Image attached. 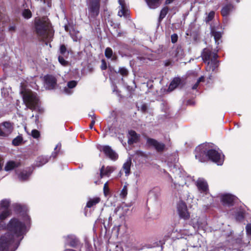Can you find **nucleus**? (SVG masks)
Wrapping results in <instances>:
<instances>
[{
  "label": "nucleus",
  "instance_id": "obj_36",
  "mask_svg": "<svg viewBox=\"0 0 251 251\" xmlns=\"http://www.w3.org/2000/svg\"><path fill=\"white\" fill-rule=\"evenodd\" d=\"M195 219H193L192 221V223L193 224V226L194 228H204V226L200 223V222L197 221L196 223L195 222Z\"/></svg>",
  "mask_w": 251,
  "mask_h": 251
},
{
  "label": "nucleus",
  "instance_id": "obj_30",
  "mask_svg": "<svg viewBox=\"0 0 251 251\" xmlns=\"http://www.w3.org/2000/svg\"><path fill=\"white\" fill-rule=\"evenodd\" d=\"M105 55L108 58H111L112 60H115L117 57L113 55V51L110 48H107L105 50Z\"/></svg>",
  "mask_w": 251,
  "mask_h": 251
},
{
  "label": "nucleus",
  "instance_id": "obj_54",
  "mask_svg": "<svg viewBox=\"0 0 251 251\" xmlns=\"http://www.w3.org/2000/svg\"><path fill=\"white\" fill-rule=\"evenodd\" d=\"M57 154V151H54L52 153L50 157H52L53 158H55Z\"/></svg>",
  "mask_w": 251,
  "mask_h": 251
},
{
  "label": "nucleus",
  "instance_id": "obj_52",
  "mask_svg": "<svg viewBox=\"0 0 251 251\" xmlns=\"http://www.w3.org/2000/svg\"><path fill=\"white\" fill-rule=\"evenodd\" d=\"M199 84V83H198L197 81V82L193 86L192 89H196Z\"/></svg>",
  "mask_w": 251,
  "mask_h": 251
},
{
  "label": "nucleus",
  "instance_id": "obj_62",
  "mask_svg": "<svg viewBox=\"0 0 251 251\" xmlns=\"http://www.w3.org/2000/svg\"><path fill=\"white\" fill-rule=\"evenodd\" d=\"M169 65V63H166L165 64V65H166V66H168Z\"/></svg>",
  "mask_w": 251,
  "mask_h": 251
},
{
  "label": "nucleus",
  "instance_id": "obj_26",
  "mask_svg": "<svg viewBox=\"0 0 251 251\" xmlns=\"http://www.w3.org/2000/svg\"><path fill=\"white\" fill-rule=\"evenodd\" d=\"M131 164V159L129 158L127 159L126 161L123 165V170L125 171L126 175H128L130 173V166Z\"/></svg>",
  "mask_w": 251,
  "mask_h": 251
},
{
  "label": "nucleus",
  "instance_id": "obj_46",
  "mask_svg": "<svg viewBox=\"0 0 251 251\" xmlns=\"http://www.w3.org/2000/svg\"><path fill=\"white\" fill-rule=\"evenodd\" d=\"M236 218L238 220H241L244 218V215L243 212H239L237 213V214L236 215Z\"/></svg>",
  "mask_w": 251,
  "mask_h": 251
},
{
  "label": "nucleus",
  "instance_id": "obj_19",
  "mask_svg": "<svg viewBox=\"0 0 251 251\" xmlns=\"http://www.w3.org/2000/svg\"><path fill=\"white\" fill-rule=\"evenodd\" d=\"M129 137L128 143L129 144H132L134 143H136L138 141L139 136L133 130L129 131Z\"/></svg>",
  "mask_w": 251,
  "mask_h": 251
},
{
  "label": "nucleus",
  "instance_id": "obj_64",
  "mask_svg": "<svg viewBox=\"0 0 251 251\" xmlns=\"http://www.w3.org/2000/svg\"><path fill=\"white\" fill-rule=\"evenodd\" d=\"M181 251H186L185 249H183Z\"/></svg>",
  "mask_w": 251,
  "mask_h": 251
},
{
  "label": "nucleus",
  "instance_id": "obj_51",
  "mask_svg": "<svg viewBox=\"0 0 251 251\" xmlns=\"http://www.w3.org/2000/svg\"><path fill=\"white\" fill-rule=\"evenodd\" d=\"M95 123V120H92V121H91V124L90 125V128L92 129L93 128V126L94 125Z\"/></svg>",
  "mask_w": 251,
  "mask_h": 251
},
{
  "label": "nucleus",
  "instance_id": "obj_49",
  "mask_svg": "<svg viewBox=\"0 0 251 251\" xmlns=\"http://www.w3.org/2000/svg\"><path fill=\"white\" fill-rule=\"evenodd\" d=\"M101 68L102 70H105L106 69V64L104 60L102 61Z\"/></svg>",
  "mask_w": 251,
  "mask_h": 251
},
{
  "label": "nucleus",
  "instance_id": "obj_8",
  "mask_svg": "<svg viewBox=\"0 0 251 251\" xmlns=\"http://www.w3.org/2000/svg\"><path fill=\"white\" fill-rule=\"evenodd\" d=\"M195 184L198 191L202 195H206L208 193V185L206 181L203 178H199L195 182Z\"/></svg>",
  "mask_w": 251,
  "mask_h": 251
},
{
  "label": "nucleus",
  "instance_id": "obj_41",
  "mask_svg": "<svg viewBox=\"0 0 251 251\" xmlns=\"http://www.w3.org/2000/svg\"><path fill=\"white\" fill-rule=\"evenodd\" d=\"M127 194V189L126 186L125 185L122 190H121V192L120 193V196L122 198H125Z\"/></svg>",
  "mask_w": 251,
  "mask_h": 251
},
{
  "label": "nucleus",
  "instance_id": "obj_14",
  "mask_svg": "<svg viewBox=\"0 0 251 251\" xmlns=\"http://www.w3.org/2000/svg\"><path fill=\"white\" fill-rule=\"evenodd\" d=\"M100 150L102 151L105 154L111 159L115 160L118 157V155L109 146H103Z\"/></svg>",
  "mask_w": 251,
  "mask_h": 251
},
{
  "label": "nucleus",
  "instance_id": "obj_9",
  "mask_svg": "<svg viewBox=\"0 0 251 251\" xmlns=\"http://www.w3.org/2000/svg\"><path fill=\"white\" fill-rule=\"evenodd\" d=\"M44 86L48 89H54L57 84L56 78L52 75H48L44 77Z\"/></svg>",
  "mask_w": 251,
  "mask_h": 251
},
{
  "label": "nucleus",
  "instance_id": "obj_11",
  "mask_svg": "<svg viewBox=\"0 0 251 251\" xmlns=\"http://www.w3.org/2000/svg\"><path fill=\"white\" fill-rule=\"evenodd\" d=\"M218 50H216V52H212L211 49L209 48H205L203 50L201 53V57L205 63L211 61L212 59L214 54H217V52Z\"/></svg>",
  "mask_w": 251,
  "mask_h": 251
},
{
  "label": "nucleus",
  "instance_id": "obj_60",
  "mask_svg": "<svg viewBox=\"0 0 251 251\" xmlns=\"http://www.w3.org/2000/svg\"><path fill=\"white\" fill-rule=\"evenodd\" d=\"M64 27H65V30L66 31H67L68 30V27L67 25H65Z\"/></svg>",
  "mask_w": 251,
  "mask_h": 251
},
{
  "label": "nucleus",
  "instance_id": "obj_1",
  "mask_svg": "<svg viewBox=\"0 0 251 251\" xmlns=\"http://www.w3.org/2000/svg\"><path fill=\"white\" fill-rule=\"evenodd\" d=\"M24 222L12 219L7 225L8 232L0 238V251H15L27 230L30 218L27 214L23 216Z\"/></svg>",
  "mask_w": 251,
  "mask_h": 251
},
{
  "label": "nucleus",
  "instance_id": "obj_29",
  "mask_svg": "<svg viewBox=\"0 0 251 251\" xmlns=\"http://www.w3.org/2000/svg\"><path fill=\"white\" fill-rule=\"evenodd\" d=\"M10 201L8 200H3L0 201V210H9Z\"/></svg>",
  "mask_w": 251,
  "mask_h": 251
},
{
  "label": "nucleus",
  "instance_id": "obj_58",
  "mask_svg": "<svg viewBox=\"0 0 251 251\" xmlns=\"http://www.w3.org/2000/svg\"><path fill=\"white\" fill-rule=\"evenodd\" d=\"M15 26H10L9 28V29L10 30H15Z\"/></svg>",
  "mask_w": 251,
  "mask_h": 251
},
{
  "label": "nucleus",
  "instance_id": "obj_61",
  "mask_svg": "<svg viewBox=\"0 0 251 251\" xmlns=\"http://www.w3.org/2000/svg\"><path fill=\"white\" fill-rule=\"evenodd\" d=\"M120 226H117V232H119V229H120Z\"/></svg>",
  "mask_w": 251,
  "mask_h": 251
},
{
  "label": "nucleus",
  "instance_id": "obj_6",
  "mask_svg": "<svg viewBox=\"0 0 251 251\" xmlns=\"http://www.w3.org/2000/svg\"><path fill=\"white\" fill-rule=\"evenodd\" d=\"M100 0H90L88 7L89 18H94L99 13Z\"/></svg>",
  "mask_w": 251,
  "mask_h": 251
},
{
  "label": "nucleus",
  "instance_id": "obj_17",
  "mask_svg": "<svg viewBox=\"0 0 251 251\" xmlns=\"http://www.w3.org/2000/svg\"><path fill=\"white\" fill-rule=\"evenodd\" d=\"M210 33L212 36L214 37L215 43L219 45L222 36V33L221 31H217L215 27H211Z\"/></svg>",
  "mask_w": 251,
  "mask_h": 251
},
{
  "label": "nucleus",
  "instance_id": "obj_47",
  "mask_svg": "<svg viewBox=\"0 0 251 251\" xmlns=\"http://www.w3.org/2000/svg\"><path fill=\"white\" fill-rule=\"evenodd\" d=\"M172 42L175 43L177 40V35L176 34H174L171 36Z\"/></svg>",
  "mask_w": 251,
  "mask_h": 251
},
{
  "label": "nucleus",
  "instance_id": "obj_3",
  "mask_svg": "<svg viewBox=\"0 0 251 251\" xmlns=\"http://www.w3.org/2000/svg\"><path fill=\"white\" fill-rule=\"evenodd\" d=\"M23 98L26 108L33 110L38 106L39 99L35 93L30 90H25L23 93Z\"/></svg>",
  "mask_w": 251,
  "mask_h": 251
},
{
  "label": "nucleus",
  "instance_id": "obj_7",
  "mask_svg": "<svg viewBox=\"0 0 251 251\" xmlns=\"http://www.w3.org/2000/svg\"><path fill=\"white\" fill-rule=\"evenodd\" d=\"M206 145H201L197 147L195 150V157L200 162L205 161L207 156Z\"/></svg>",
  "mask_w": 251,
  "mask_h": 251
},
{
  "label": "nucleus",
  "instance_id": "obj_43",
  "mask_svg": "<svg viewBox=\"0 0 251 251\" xmlns=\"http://www.w3.org/2000/svg\"><path fill=\"white\" fill-rule=\"evenodd\" d=\"M58 61L59 63L63 66H66L68 64V62L66 61L62 56L60 55L58 56Z\"/></svg>",
  "mask_w": 251,
  "mask_h": 251
},
{
  "label": "nucleus",
  "instance_id": "obj_22",
  "mask_svg": "<svg viewBox=\"0 0 251 251\" xmlns=\"http://www.w3.org/2000/svg\"><path fill=\"white\" fill-rule=\"evenodd\" d=\"M148 6L151 9L158 7L161 4V0H145Z\"/></svg>",
  "mask_w": 251,
  "mask_h": 251
},
{
  "label": "nucleus",
  "instance_id": "obj_25",
  "mask_svg": "<svg viewBox=\"0 0 251 251\" xmlns=\"http://www.w3.org/2000/svg\"><path fill=\"white\" fill-rule=\"evenodd\" d=\"M180 79L178 77L175 78L171 82L168 90L170 91L174 90L179 84Z\"/></svg>",
  "mask_w": 251,
  "mask_h": 251
},
{
  "label": "nucleus",
  "instance_id": "obj_53",
  "mask_svg": "<svg viewBox=\"0 0 251 251\" xmlns=\"http://www.w3.org/2000/svg\"><path fill=\"white\" fill-rule=\"evenodd\" d=\"M204 81V77L202 76L199 78V79L197 80V82L200 83V82H201V81Z\"/></svg>",
  "mask_w": 251,
  "mask_h": 251
},
{
  "label": "nucleus",
  "instance_id": "obj_50",
  "mask_svg": "<svg viewBox=\"0 0 251 251\" xmlns=\"http://www.w3.org/2000/svg\"><path fill=\"white\" fill-rule=\"evenodd\" d=\"M3 164V158L0 155V170H1L2 169Z\"/></svg>",
  "mask_w": 251,
  "mask_h": 251
},
{
  "label": "nucleus",
  "instance_id": "obj_27",
  "mask_svg": "<svg viewBox=\"0 0 251 251\" xmlns=\"http://www.w3.org/2000/svg\"><path fill=\"white\" fill-rule=\"evenodd\" d=\"M233 8V6L231 4H228V5L224 6L221 10L222 15L224 17H226V16H227L228 14L229 13V12L232 10V9Z\"/></svg>",
  "mask_w": 251,
  "mask_h": 251
},
{
  "label": "nucleus",
  "instance_id": "obj_32",
  "mask_svg": "<svg viewBox=\"0 0 251 251\" xmlns=\"http://www.w3.org/2000/svg\"><path fill=\"white\" fill-rule=\"evenodd\" d=\"M194 181V178L193 177L191 176H187L185 180L183 181H180L179 180L178 181V185L183 186L184 184L188 186L191 182H193Z\"/></svg>",
  "mask_w": 251,
  "mask_h": 251
},
{
  "label": "nucleus",
  "instance_id": "obj_42",
  "mask_svg": "<svg viewBox=\"0 0 251 251\" xmlns=\"http://www.w3.org/2000/svg\"><path fill=\"white\" fill-rule=\"evenodd\" d=\"M40 132L36 129L32 130L31 131V136L35 139H37L40 137Z\"/></svg>",
  "mask_w": 251,
  "mask_h": 251
},
{
  "label": "nucleus",
  "instance_id": "obj_10",
  "mask_svg": "<svg viewBox=\"0 0 251 251\" xmlns=\"http://www.w3.org/2000/svg\"><path fill=\"white\" fill-rule=\"evenodd\" d=\"M147 144L148 145L153 147L158 152L163 151L165 147L164 143L150 138H147Z\"/></svg>",
  "mask_w": 251,
  "mask_h": 251
},
{
  "label": "nucleus",
  "instance_id": "obj_18",
  "mask_svg": "<svg viewBox=\"0 0 251 251\" xmlns=\"http://www.w3.org/2000/svg\"><path fill=\"white\" fill-rule=\"evenodd\" d=\"M77 81H76L72 80L69 81L67 83V87H65L64 89L65 94L68 95L71 94L73 93V91L71 90V89L75 87Z\"/></svg>",
  "mask_w": 251,
  "mask_h": 251
},
{
  "label": "nucleus",
  "instance_id": "obj_63",
  "mask_svg": "<svg viewBox=\"0 0 251 251\" xmlns=\"http://www.w3.org/2000/svg\"><path fill=\"white\" fill-rule=\"evenodd\" d=\"M236 0V1L237 2H240V0Z\"/></svg>",
  "mask_w": 251,
  "mask_h": 251
},
{
  "label": "nucleus",
  "instance_id": "obj_21",
  "mask_svg": "<svg viewBox=\"0 0 251 251\" xmlns=\"http://www.w3.org/2000/svg\"><path fill=\"white\" fill-rule=\"evenodd\" d=\"M113 171V168L111 167L108 166L104 168V166H102L100 171V178H102L104 176H108Z\"/></svg>",
  "mask_w": 251,
  "mask_h": 251
},
{
  "label": "nucleus",
  "instance_id": "obj_15",
  "mask_svg": "<svg viewBox=\"0 0 251 251\" xmlns=\"http://www.w3.org/2000/svg\"><path fill=\"white\" fill-rule=\"evenodd\" d=\"M235 199V197L230 194H224L221 196V201L224 204L231 205Z\"/></svg>",
  "mask_w": 251,
  "mask_h": 251
},
{
  "label": "nucleus",
  "instance_id": "obj_56",
  "mask_svg": "<svg viewBox=\"0 0 251 251\" xmlns=\"http://www.w3.org/2000/svg\"><path fill=\"white\" fill-rule=\"evenodd\" d=\"M60 147H61V145H60V144H58L56 146V147H55V149H54V150L55 151V150H56L58 148H60Z\"/></svg>",
  "mask_w": 251,
  "mask_h": 251
},
{
  "label": "nucleus",
  "instance_id": "obj_2",
  "mask_svg": "<svg viewBox=\"0 0 251 251\" xmlns=\"http://www.w3.org/2000/svg\"><path fill=\"white\" fill-rule=\"evenodd\" d=\"M35 28L37 35L41 39L49 40L52 36V29L46 17L35 19Z\"/></svg>",
  "mask_w": 251,
  "mask_h": 251
},
{
  "label": "nucleus",
  "instance_id": "obj_55",
  "mask_svg": "<svg viewBox=\"0 0 251 251\" xmlns=\"http://www.w3.org/2000/svg\"><path fill=\"white\" fill-rule=\"evenodd\" d=\"M174 0H166L165 1V3L166 4H169L171 3Z\"/></svg>",
  "mask_w": 251,
  "mask_h": 251
},
{
  "label": "nucleus",
  "instance_id": "obj_48",
  "mask_svg": "<svg viewBox=\"0 0 251 251\" xmlns=\"http://www.w3.org/2000/svg\"><path fill=\"white\" fill-rule=\"evenodd\" d=\"M147 106L145 104H142L141 106V109L143 112H146L147 110Z\"/></svg>",
  "mask_w": 251,
  "mask_h": 251
},
{
  "label": "nucleus",
  "instance_id": "obj_16",
  "mask_svg": "<svg viewBox=\"0 0 251 251\" xmlns=\"http://www.w3.org/2000/svg\"><path fill=\"white\" fill-rule=\"evenodd\" d=\"M119 3L120 4L119 11L118 12V15L120 17L127 16L128 14V11L126 8V3L124 0H119Z\"/></svg>",
  "mask_w": 251,
  "mask_h": 251
},
{
  "label": "nucleus",
  "instance_id": "obj_44",
  "mask_svg": "<svg viewBox=\"0 0 251 251\" xmlns=\"http://www.w3.org/2000/svg\"><path fill=\"white\" fill-rule=\"evenodd\" d=\"M103 192L104 195L106 196L108 194L109 192V189L108 187V182H106L103 186Z\"/></svg>",
  "mask_w": 251,
  "mask_h": 251
},
{
  "label": "nucleus",
  "instance_id": "obj_35",
  "mask_svg": "<svg viewBox=\"0 0 251 251\" xmlns=\"http://www.w3.org/2000/svg\"><path fill=\"white\" fill-rule=\"evenodd\" d=\"M23 140V139L22 136H18L13 140L12 144L15 146H19L22 143Z\"/></svg>",
  "mask_w": 251,
  "mask_h": 251
},
{
  "label": "nucleus",
  "instance_id": "obj_20",
  "mask_svg": "<svg viewBox=\"0 0 251 251\" xmlns=\"http://www.w3.org/2000/svg\"><path fill=\"white\" fill-rule=\"evenodd\" d=\"M128 211V208L126 206H124L122 207H118L114 210V213L115 214H117L119 212V215L120 218L124 216Z\"/></svg>",
  "mask_w": 251,
  "mask_h": 251
},
{
  "label": "nucleus",
  "instance_id": "obj_33",
  "mask_svg": "<svg viewBox=\"0 0 251 251\" xmlns=\"http://www.w3.org/2000/svg\"><path fill=\"white\" fill-rule=\"evenodd\" d=\"M10 214L9 210H0V221H2Z\"/></svg>",
  "mask_w": 251,
  "mask_h": 251
},
{
  "label": "nucleus",
  "instance_id": "obj_39",
  "mask_svg": "<svg viewBox=\"0 0 251 251\" xmlns=\"http://www.w3.org/2000/svg\"><path fill=\"white\" fill-rule=\"evenodd\" d=\"M214 15H215V12L213 11H210L208 13L206 18H205V22L206 23H208V22H210V21H211L212 20V19L214 18Z\"/></svg>",
  "mask_w": 251,
  "mask_h": 251
},
{
  "label": "nucleus",
  "instance_id": "obj_31",
  "mask_svg": "<svg viewBox=\"0 0 251 251\" xmlns=\"http://www.w3.org/2000/svg\"><path fill=\"white\" fill-rule=\"evenodd\" d=\"M17 166H18L17 164L14 161H8L5 166L4 170L6 171H9L17 167Z\"/></svg>",
  "mask_w": 251,
  "mask_h": 251
},
{
  "label": "nucleus",
  "instance_id": "obj_4",
  "mask_svg": "<svg viewBox=\"0 0 251 251\" xmlns=\"http://www.w3.org/2000/svg\"><path fill=\"white\" fill-rule=\"evenodd\" d=\"M176 211L180 218L185 220H188L190 217V214L188 211L186 203L179 201L176 204Z\"/></svg>",
  "mask_w": 251,
  "mask_h": 251
},
{
  "label": "nucleus",
  "instance_id": "obj_45",
  "mask_svg": "<svg viewBox=\"0 0 251 251\" xmlns=\"http://www.w3.org/2000/svg\"><path fill=\"white\" fill-rule=\"evenodd\" d=\"M247 233L251 235V224H248L246 226Z\"/></svg>",
  "mask_w": 251,
  "mask_h": 251
},
{
  "label": "nucleus",
  "instance_id": "obj_13",
  "mask_svg": "<svg viewBox=\"0 0 251 251\" xmlns=\"http://www.w3.org/2000/svg\"><path fill=\"white\" fill-rule=\"evenodd\" d=\"M0 127L4 137L8 136L12 131V126L9 122H6L2 123L0 125Z\"/></svg>",
  "mask_w": 251,
  "mask_h": 251
},
{
  "label": "nucleus",
  "instance_id": "obj_24",
  "mask_svg": "<svg viewBox=\"0 0 251 251\" xmlns=\"http://www.w3.org/2000/svg\"><path fill=\"white\" fill-rule=\"evenodd\" d=\"M49 161V157L46 156H41L37 158L36 166H42Z\"/></svg>",
  "mask_w": 251,
  "mask_h": 251
},
{
  "label": "nucleus",
  "instance_id": "obj_12",
  "mask_svg": "<svg viewBox=\"0 0 251 251\" xmlns=\"http://www.w3.org/2000/svg\"><path fill=\"white\" fill-rule=\"evenodd\" d=\"M218 57L217 54H214L212 59L211 61L207 62L206 67V70L209 72H212L218 67V63L216 58Z\"/></svg>",
  "mask_w": 251,
  "mask_h": 251
},
{
  "label": "nucleus",
  "instance_id": "obj_59",
  "mask_svg": "<svg viewBox=\"0 0 251 251\" xmlns=\"http://www.w3.org/2000/svg\"><path fill=\"white\" fill-rule=\"evenodd\" d=\"M168 176L169 177L170 181L173 182V179L172 177L169 175H168Z\"/></svg>",
  "mask_w": 251,
  "mask_h": 251
},
{
  "label": "nucleus",
  "instance_id": "obj_37",
  "mask_svg": "<svg viewBox=\"0 0 251 251\" xmlns=\"http://www.w3.org/2000/svg\"><path fill=\"white\" fill-rule=\"evenodd\" d=\"M31 12L29 9H25L23 12V16L26 19H29L31 17Z\"/></svg>",
  "mask_w": 251,
  "mask_h": 251
},
{
  "label": "nucleus",
  "instance_id": "obj_5",
  "mask_svg": "<svg viewBox=\"0 0 251 251\" xmlns=\"http://www.w3.org/2000/svg\"><path fill=\"white\" fill-rule=\"evenodd\" d=\"M206 155L209 159L218 165H222L224 162V155L215 150L207 151Z\"/></svg>",
  "mask_w": 251,
  "mask_h": 251
},
{
  "label": "nucleus",
  "instance_id": "obj_23",
  "mask_svg": "<svg viewBox=\"0 0 251 251\" xmlns=\"http://www.w3.org/2000/svg\"><path fill=\"white\" fill-rule=\"evenodd\" d=\"M31 172L27 170H23L18 174V178L20 180H27L31 175Z\"/></svg>",
  "mask_w": 251,
  "mask_h": 251
},
{
  "label": "nucleus",
  "instance_id": "obj_34",
  "mask_svg": "<svg viewBox=\"0 0 251 251\" xmlns=\"http://www.w3.org/2000/svg\"><path fill=\"white\" fill-rule=\"evenodd\" d=\"M168 12V8L167 7H164L160 11L159 17V22H160L163 18H165L166 15Z\"/></svg>",
  "mask_w": 251,
  "mask_h": 251
},
{
  "label": "nucleus",
  "instance_id": "obj_28",
  "mask_svg": "<svg viewBox=\"0 0 251 251\" xmlns=\"http://www.w3.org/2000/svg\"><path fill=\"white\" fill-rule=\"evenodd\" d=\"M100 201V198L99 197L90 199L87 203L86 207L91 208L98 203Z\"/></svg>",
  "mask_w": 251,
  "mask_h": 251
},
{
  "label": "nucleus",
  "instance_id": "obj_38",
  "mask_svg": "<svg viewBox=\"0 0 251 251\" xmlns=\"http://www.w3.org/2000/svg\"><path fill=\"white\" fill-rule=\"evenodd\" d=\"M119 73L123 76H127L128 71L126 68L121 67L119 68Z\"/></svg>",
  "mask_w": 251,
  "mask_h": 251
},
{
  "label": "nucleus",
  "instance_id": "obj_40",
  "mask_svg": "<svg viewBox=\"0 0 251 251\" xmlns=\"http://www.w3.org/2000/svg\"><path fill=\"white\" fill-rule=\"evenodd\" d=\"M59 52L60 54H61L62 55H65V54L67 53V50L66 47L64 45H62L60 47L59 49Z\"/></svg>",
  "mask_w": 251,
  "mask_h": 251
},
{
  "label": "nucleus",
  "instance_id": "obj_57",
  "mask_svg": "<svg viewBox=\"0 0 251 251\" xmlns=\"http://www.w3.org/2000/svg\"><path fill=\"white\" fill-rule=\"evenodd\" d=\"M73 237H73V236H72V235H68V236H67L66 237V238H69V239L70 238V239H73Z\"/></svg>",
  "mask_w": 251,
  "mask_h": 251
}]
</instances>
